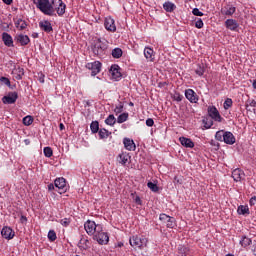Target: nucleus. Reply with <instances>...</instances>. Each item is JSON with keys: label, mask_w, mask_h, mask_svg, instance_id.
I'll use <instances>...</instances> for the list:
<instances>
[{"label": "nucleus", "mask_w": 256, "mask_h": 256, "mask_svg": "<svg viewBox=\"0 0 256 256\" xmlns=\"http://www.w3.org/2000/svg\"><path fill=\"white\" fill-rule=\"evenodd\" d=\"M111 55L113 59H121L123 57V50L121 48H114Z\"/></svg>", "instance_id": "nucleus-28"}, {"label": "nucleus", "mask_w": 256, "mask_h": 256, "mask_svg": "<svg viewBox=\"0 0 256 256\" xmlns=\"http://www.w3.org/2000/svg\"><path fill=\"white\" fill-rule=\"evenodd\" d=\"M159 219L160 221H162V223L166 224V227H168V229H175V227H177V223L174 217L163 213L160 214Z\"/></svg>", "instance_id": "nucleus-6"}, {"label": "nucleus", "mask_w": 256, "mask_h": 256, "mask_svg": "<svg viewBox=\"0 0 256 256\" xmlns=\"http://www.w3.org/2000/svg\"><path fill=\"white\" fill-rule=\"evenodd\" d=\"M38 81L39 83H45V74L43 72L38 73Z\"/></svg>", "instance_id": "nucleus-51"}, {"label": "nucleus", "mask_w": 256, "mask_h": 256, "mask_svg": "<svg viewBox=\"0 0 256 256\" xmlns=\"http://www.w3.org/2000/svg\"><path fill=\"white\" fill-rule=\"evenodd\" d=\"M53 189H55V185L49 184L48 185V191H53Z\"/></svg>", "instance_id": "nucleus-59"}, {"label": "nucleus", "mask_w": 256, "mask_h": 256, "mask_svg": "<svg viewBox=\"0 0 256 256\" xmlns=\"http://www.w3.org/2000/svg\"><path fill=\"white\" fill-rule=\"evenodd\" d=\"M146 125L147 127H153V125H155V121H153V118H148L146 120Z\"/></svg>", "instance_id": "nucleus-52"}, {"label": "nucleus", "mask_w": 256, "mask_h": 256, "mask_svg": "<svg viewBox=\"0 0 256 256\" xmlns=\"http://www.w3.org/2000/svg\"><path fill=\"white\" fill-rule=\"evenodd\" d=\"M1 235L3 239H7L8 241H11L13 237H15V231L8 226H4L1 230Z\"/></svg>", "instance_id": "nucleus-12"}, {"label": "nucleus", "mask_w": 256, "mask_h": 256, "mask_svg": "<svg viewBox=\"0 0 256 256\" xmlns=\"http://www.w3.org/2000/svg\"><path fill=\"white\" fill-rule=\"evenodd\" d=\"M79 249L87 250L89 249V240L87 238H81L78 242Z\"/></svg>", "instance_id": "nucleus-29"}, {"label": "nucleus", "mask_w": 256, "mask_h": 256, "mask_svg": "<svg viewBox=\"0 0 256 256\" xmlns=\"http://www.w3.org/2000/svg\"><path fill=\"white\" fill-rule=\"evenodd\" d=\"M131 197L134 200V203H136V205H143V201L141 200V197L135 196V193H132Z\"/></svg>", "instance_id": "nucleus-46"}, {"label": "nucleus", "mask_w": 256, "mask_h": 256, "mask_svg": "<svg viewBox=\"0 0 256 256\" xmlns=\"http://www.w3.org/2000/svg\"><path fill=\"white\" fill-rule=\"evenodd\" d=\"M39 27L45 33H53V26L49 20H43L39 22Z\"/></svg>", "instance_id": "nucleus-15"}, {"label": "nucleus", "mask_w": 256, "mask_h": 256, "mask_svg": "<svg viewBox=\"0 0 256 256\" xmlns=\"http://www.w3.org/2000/svg\"><path fill=\"white\" fill-rule=\"evenodd\" d=\"M60 224L63 227H69V225H71V218H64L60 220Z\"/></svg>", "instance_id": "nucleus-47"}, {"label": "nucleus", "mask_w": 256, "mask_h": 256, "mask_svg": "<svg viewBox=\"0 0 256 256\" xmlns=\"http://www.w3.org/2000/svg\"><path fill=\"white\" fill-rule=\"evenodd\" d=\"M252 241L251 238L247 237V236H243L242 239L240 240V245L242 247H249V245H251Z\"/></svg>", "instance_id": "nucleus-36"}, {"label": "nucleus", "mask_w": 256, "mask_h": 256, "mask_svg": "<svg viewBox=\"0 0 256 256\" xmlns=\"http://www.w3.org/2000/svg\"><path fill=\"white\" fill-rule=\"evenodd\" d=\"M98 135L100 139H107L109 135H111V132H109V130L105 128H101L100 130H98Z\"/></svg>", "instance_id": "nucleus-33"}, {"label": "nucleus", "mask_w": 256, "mask_h": 256, "mask_svg": "<svg viewBox=\"0 0 256 256\" xmlns=\"http://www.w3.org/2000/svg\"><path fill=\"white\" fill-rule=\"evenodd\" d=\"M244 177H245V172H243V170L237 168L232 171V178L234 179V181H236V183L244 179Z\"/></svg>", "instance_id": "nucleus-20"}, {"label": "nucleus", "mask_w": 256, "mask_h": 256, "mask_svg": "<svg viewBox=\"0 0 256 256\" xmlns=\"http://www.w3.org/2000/svg\"><path fill=\"white\" fill-rule=\"evenodd\" d=\"M163 9L166 11V13H173L177 9V6L171 1H166L163 4Z\"/></svg>", "instance_id": "nucleus-25"}, {"label": "nucleus", "mask_w": 256, "mask_h": 256, "mask_svg": "<svg viewBox=\"0 0 256 256\" xmlns=\"http://www.w3.org/2000/svg\"><path fill=\"white\" fill-rule=\"evenodd\" d=\"M238 215H249V206L240 205L237 209Z\"/></svg>", "instance_id": "nucleus-32"}, {"label": "nucleus", "mask_w": 256, "mask_h": 256, "mask_svg": "<svg viewBox=\"0 0 256 256\" xmlns=\"http://www.w3.org/2000/svg\"><path fill=\"white\" fill-rule=\"evenodd\" d=\"M12 73H13L15 79H17V81H21V79H23V75H25V69H23L21 67H17L13 70Z\"/></svg>", "instance_id": "nucleus-27"}, {"label": "nucleus", "mask_w": 256, "mask_h": 256, "mask_svg": "<svg viewBox=\"0 0 256 256\" xmlns=\"http://www.w3.org/2000/svg\"><path fill=\"white\" fill-rule=\"evenodd\" d=\"M86 69H89L91 71L92 77H95V75H98V73H101V62L99 61L89 62L86 64Z\"/></svg>", "instance_id": "nucleus-7"}, {"label": "nucleus", "mask_w": 256, "mask_h": 256, "mask_svg": "<svg viewBox=\"0 0 256 256\" xmlns=\"http://www.w3.org/2000/svg\"><path fill=\"white\" fill-rule=\"evenodd\" d=\"M59 129H60V131H64L65 125L63 123H60L59 124Z\"/></svg>", "instance_id": "nucleus-60"}, {"label": "nucleus", "mask_w": 256, "mask_h": 256, "mask_svg": "<svg viewBox=\"0 0 256 256\" xmlns=\"http://www.w3.org/2000/svg\"><path fill=\"white\" fill-rule=\"evenodd\" d=\"M110 73L113 79H115L116 81H119V79H121V72L119 71V65L117 64L112 65L110 68Z\"/></svg>", "instance_id": "nucleus-22"}, {"label": "nucleus", "mask_w": 256, "mask_h": 256, "mask_svg": "<svg viewBox=\"0 0 256 256\" xmlns=\"http://www.w3.org/2000/svg\"><path fill=\"white\" fill-rule=\"evenodd\" d=\"M252 253H253V255L256 256V246H253V247H252Z\"/></svg>", "instance_id": "nucleus-62"}, {"label": "nucleus", "mask_w": 256, "mask_h": 256, "mask_svg": "<svg viewBox=\"0 0 256 256\" xmlns=\"http://www.w3.org/2000/svg\"><path fill=\"white\" fill-rule=\"evenodd\" d=\"M124 107L125 106H124L123 102H119V104L116 105L115 108H114L115 115H119V113H123V108Z\"/></svg>", "instance_id": "nucleus-39"}, {"label": "nucleus", "mask_w": 256, "mask_h": 256, "mask_svg": "<svg viewBox=\"0 0 256 256\" xmlns=\"http://www.w3.org/2000/svg\"><path fill=\"white\" fill-rule=\"evenodd\" d=\"M203 123L205 129H211L213 127V118H204Z\"/></svg>", "instance_id": "nucleus-37"}, {"label": "nucleus", "mask_w": 256, "mask_h": 256, "mask_svg": "<svg viewBox=\"0 0 256 256\" xmlns=\"http://www.w3.org/2000/svg\"><path fill=\"white\" fill-rule=\"evenodd\" d=\"M215 139L217 141H224V139H225V131L220 130V131L216 132Z\"/></svg>", "instance_id": "nucleus-41"}, {"label": "nucleus", "mask_w": 256, "mask_h": 256, "mask_svg": "<svg viewBox=\"0 0 256 256\" xmlns=\"http://www.w3.org/2000/svg\"><path fill=\"white\" fill-rule=\"evenodd\" d=\"M5 5H11L13 3V0H2Z\"/></svg>", "instance_id": "nucleus-58"}, {"label": "nucleus", "mask_w": 256, "mask_h": 256, "mask_svg": "<svg viewBox=\"0 0 256 256\" xmlns=\"http://www.w3.org/2000/svg\"><path fill=\"white\" fill-rule=\"evenodd\" d=\"M20 221L21 223H27V218L24 215H22Z\"/></svg>", "instance_id": "nucleus-56"}, {"label": "nucleus", "mask_w": 256, "mask_h": 256, "mask_svg": "<svg viewBox=\"0 0 256 256\" xmlns=\"http://www.w3.org/2000/svg\"><path fill=\"white\" fill-rule=\"evenodd\" d=\"M129 243L133 249H143L144 247H147V239L139 236L130 237Z\"/></svg>", "instance_id": "nucleus-4"}, {"label": "nucleus", "mask_w": 256, "mask_h": 256, "mask_svg": "<svg viewBox=\"0 0 256 256\" xmlns=\"http://www.w3.org/2000/svg\"><path fill=\"white\" fill-rule=\"evenodd\" d=\"M15 26L17 29H19L20 31H23L25 29H27V22L23 19H18L16 22H15Z\"/></svg>", "instance_id": "nucleus-30"}, {"label": "nucleus", "mask_w": 256, "mask_h": 256, "mask_svg": "<svg viewBox=\"0 0 256 256\" xmlns=\"http://www.w3.org/2000/svg\"><path fill=\"white\" fill-rule=\"evenodd\" d=\"M225 27L230 31H237L239 29V23L235 19H227L225 21Z\"/></svg>", "instance_id": "nucleus-18"}, {"label": "nucleus", "mask_w": 256, "mask_h": 256, "mask_svg": "<svg viewBox=\"0 0 256 256\" xmlns=\"http://www.w3.org/2000/svg\"><path fill=\"white\" fill-rule=\"evenodd\" d=\"M90 130L93 134L99 133V121H92L90 124Z\"/></svg>", "instance_id": "nucleus-35"}, {"label": "nucleus", "mask_w": 256, "mask_h": 256, "mask_svg": "<svg viewBox=\"0 0 256 256\" xmlns=\"http://www.w3.org/2000/svg\"><path fill=\"white\" fill-rule=\"evenodd\" d=\"M19 99V94L17 92H9L7 96L2 98V101L5 105H13Z\"/></svg>", "instance_id": "nucleus-11"}, {"label": "nucleus", "mask_w": 256, "mask_h": 256, "mask_svg": "<svg viewBox=\"0 0 256 256\" xmlns=\"http://www.w3.org/2000/svg\"><path fill=\"white\" fill-rule=\"evenodd\" d=\"M93 239L94 241H97L99 245H107V243H109V234L103 231L102 226V230L96 232L93 236Z\"/></svg>", "instance_id": "nucleus-5"}, {"label": "nucleus", "mask_w": 256, "mask_h": 256, "mask_svg": "<svg viewBox=\"0 0 256 256\" xmlns=\"http://www.w3.org/2000/svg\"><path fill=\"white\" fill-rule=\"evenodd\" d=\"M108 42L106 40H101L100 38L96 40L94 43V46L92 47V51L94 55L97 57H103L105 55V51H107L108 48Z\"/></svg>", "instance_id": "nucleus-2"}, {"label": "nucleus", "mask_w": 256, "mask_h": 256, "mask_svg": "<svg viewBox=\"0 0 256 256\" xmlns=\"http://www.w3.org/2000/svg\"><path fill=\"white\" fill-rule=\"evenodd\" d=\"M128 119H129V113L124 112L117 117L116 121L117 123L121 124V123H125V121H127Z\"/></svg>", "instance_id": "nucleus-34"}, {"label": "nucleus", "mask_w": 256, "mask_h": 256, "mask_svg": "<svg viewBox=\"0 0 256 256\" xmlns=\"http://www.w3.org/2000/svg\"><path fill=\"white\" fill-rule=\"evenodd\" d=\"M195 73L196 75H198L199 77H203L204 73H205V67H203L201 64L197 65V68L195 69Z\"/></svg>", "instance_id": "nucleus-38"}, {"label": "nucleus", "mask_w": 256, "mask_h": 256, "mask_svg": "<svg viewBox=\"0 0 256 256\" xmlns=\"http://www.w3.org/2000/svg\"><path fill=\"white\" fill-rule=\"evenodd\" d=\"M193 15H195L196 17H203V12H201L198 8H194L192 10Z\"/></svg>", "instance_id": "nucleus-50"}, {"label": "nucleus", "mask_w": 256, "mask_h": 256, "mask_svg": "<svg viewBox=\"0 0 256 256\" xmlns=\"http://www.w3.org/2000/svg\"><path fill=\"white\" fill-rule=\"evenodd\" d=\"M104 27L106 31H109L110 33H115V31H117V26L115 25V19H113L111 16H108L105 18Z\"/></svg>", "instance_id": "nucleus-9"}, {"label": "nucleus", "mask_w": 256, "mask_h": 256, "mask_svg": "<svg viewBox=\"0 0 256 256\" xmlns=\"http://www.w3.org/2000/svg\"><path fill=\"white\" fill-rule=\"evenodd\" d=\"M226 256H235V255H233V254H227Z\"/></svg>", "instance_id": "nucleus-64"}, {"label": "nucleus", "mask_w": 256, "mask_h": 256, "mask_svg": "<svg viewBox=\"0 0 256 256\" xmlns=\"http://www.w3.org/2000/svg\"><path fill=\"white\" fill-rule=\"evenodd\" d=\"M223 141L226 143V145H234L235 136L231 132H225Z\"/></svg>", "instance_id": "nucleus-26"}, {"label": "nucleus", "mask_w": 256, "mask_h": 256, "mask_svg": "<svg viewBox=\"0 0 256 256\" xmlns=\"http://www.w3.org/2000/svg\"><path fill=\"white\" fill-rule=\"evenodd\" d=\"M174 101H177L178 103H180V101H183V95L175 94L174 95Z\"/></svg>", "instance_id": "nucleus-53"}, {"label": "nucleus", "mask_w": 256, "mask_h": 256, "mask_svg": "<svg viewBox=\"0 0 256 256\" xmlns=\"http://www.w3.org/2000/svg\"><path fill=\"white\" fill-rule=\"evenodd\" d=\"M147 187H148V189L152 190L153 193H157V191H159V186H157V184H155L153 182H148Z\"/></svg>", "instance_id": "nucleus-42"}, {"label": "nucleus", "mask_w": 256, "mask_h": 256, "mask_svg": "<svg viewBox=\"0 0 256 256\" xmlns=\"http://www.w3.org/2000/svg\"><path fill=\"white\" fill-rule=\"evenodd\" d=\"M102 227H103V225L96 224L95 221H93V220H87L84 223V229H85L87 235H89L90 237L91 236L94 237L97 232L102 231Z\"/></svg>", "instance_id": "nucleus-3"}, {"label": "nucleus", "mask_w": 256, "mask_h": 256, "mask_svg": "<svg viewBox=\"0 0 256 256\" xmlns=\"http://www.w3.org/2000/svg\"><path fill=\"white\" fill-rule=\"evenodd\" d=\"M180 251H182V253H184V255H187V251H189V249H187L186 247H182L180 249Z\"/></svg>", "instance_id": "nucleus-57"}, {"label": "nucleus", "mask_w": 256, "mask_h": 256, "mask_svg": "<svg viewBox=\"0 0 256 256\" xmlns=\"http://www.w3.org/2000/svg\"><path fill=\"white\" fill-rule=\"evenodd\" d=\"M106 125H109L110 127H113L115 123H117V118H115V115L110 114L106 119H105Z\"/></svg>", "instance_id": "nucleus-31"}, {"label": "nucleus", "mask_w": 256, "mask_h": 256, "mask_svg": "<svg viewBox=\"0 0 256 256\" xmlns=\"http://www.w3.org/2000/svg\"><path fill=\"white\" fill-rule=\"evenodd\" d=\"M48 239L49 241H56L57 240V233H55V230H50L48 232Z\"/></svg>", "instance_id": "nucleus-44"}, {"label": "nucleus", "mask_w": 256, "mask_h": 256, "mask_svg": "<svg viewBox=\"0 0 256 256\" xmlns=\"http://www.w3.org/2000/svg\"><path fill=\"white\" fill-rule=\"evenodd\" d=\"M23 125H26V127H29V125H33V117L32 116H26L23 118Z\"/></svg>", "instance_id": "nucleus-40"}, {"label": "nucleus", "mask_w": 256, "mask_h": 256, "mask_svg": "<svg viewBox=\"0 0 256 256\" xmlns=\"http://www.w3.org/2000/svg\"><path fill=\"white\" fill-rule=\"evenodd\" d=\"M16 41L24 47L25 45H29L31 39H29V36L27 35L20 34L16 36Z\"/></svg>", "instance_id": "nucleus-24"}, {"label": "nucleus", "mask_w": 256, "mask_h": 256, "mask_svg": "<svg viewBox=\"0 0 256 256\" xmlns=\"http://www.w3.org/2000/svg\"><path fill=\"white\" fill-rule=\"evenodd\" d=\"M224 109L227 111L230 107H233V100L231 98H227L223 105Z\"/></svg>", "instance_id": "nucleus-45"}, {"label": "nucleus", "mask_w": 256, "mask_h": 256, "mask_svg": "<svg viewBox=\"0 0 256 256\" xmlns=\"http://www.w3.org/2000/svg\"><path fill=\"white\" fill-rule=\"evenodd\" d=\"M144 57L145 59H147V61H150L151 63H153V61H155V50H153V48H150V47H145Z\"/></svg>", "instance_id": "nucleus-16"}, {"label": "nucleus", "mask_w": 256, "mask_h": 256, "mask_svg": "<svg viewBox=\"0 0 256 256\" xmlns=\"http://www.w3.org/2000/svg\"><path fill=\"white\" fill-rule=\"evenodd\" d=\"M43 153L45 157H48V158L53 157V149H51V147H44Z\"/></svg>", "instance_id": "nucleus-43"}, {"label": "nucleus", "mask_w": 256, "mask_h": 256, "mask_svg": "<svg viewBox=\"0 0 256 256\" xmlns=\"http://www.w3.org/2000/svg\"><path fill=\"white\" fill-rule=\"evenodd\" d=\"M24 143H25V145H31V140L25 139V140H24Z\"/></svg>", "instance_id": "nucleus-61"}, {"label": "nucleus", "mask_w": 256, "mask_h": 256, "mask_svg": "<svg viewBox=\"0 0 256 256\" xmlns=\"http://www.w3.org/2000/svg\"><path fill=\"white\" fill-rule=\"evenodd\" d=\"M123 145L127 151H135L137 149V146L135 145V141L130 138H124L123 139Z\"/></svg>", "instance_id": "nucleus-17"}, {"label": "nucleus", "mask_w": 256, "mask_h": 256, "mask_svg": "<svg viewBox=\"0 0 256 256\" xmlns=\"http://www.w3.org/2000/svg\"><path fill=\"white\" fill-rule=\"evenodd\" d=\"M252 86H253L254 89H256V79L253 81Z\"/></svg>", "instance_id": "nucleus-63"}, {"label": "nucleus", "mask_w": 256, "mask_h": 256, "mask_svg": "<svg viewBox=\"0 0 256 256\" xmlns=\"http://www.w3.org/2000/svg\"><path fill=\"white\" fill-rule=\"evenodd\" d=\"M118 162L121 163V165H127V163H131V155L127 152H122L118 156Z\"/></svg>", "instance_id": "nucleus-19"}, {"label": "nucleus", "mask_w": 256, "mask_h": 256, "mask_svg": "<svg viewBox=\"0 0 256 256\" xmlns=\"http://www.w3.org/2000/svg\"><path fill=\"white\" fill-rule=\"evenodd\" d=\"M2 41L6 47H13V37L9 33H2Z\"/></svg>", "instance_id": "nucleus-23"}, {"label": "nucleus", "mask_w": 256, "mask_h": 256, "mask_svg": "<svg viewBox=\"0 0 256 256\" xmlns=\"http://www.w3.org/2000/svg\"><path fill=\"white\" fill-rule=\"evenodd\" d=\"M0 83H3V85H6L7 87H11V80L7 77H0Z\"/></svg>", "instance_id": "nucleus-48"}, {"label": "nucleus", "mask_w": 256, "mask_h": 256, "mask_svg": "<svg viewBox=\"0 0 256 256\" xmlns=\"http://www.w3.org/2000/svg\"><path fill=\"white\" fill-rule=\"evenodd\" d=\"M185 97L190 101V103H197V101H199V96L193 89L185 90Z\"/></svg>", "instance_id": "nucleus-13"}, {"label": "nucleus", "mask_w": 256, "mask_h": 256, "mask_svg": "<svg viewBox=\"0 0 256 256\" xmlns=\"http://www.w3.org/2000/svg\"><path fill=\"white\" fill-rule=\"evenodd\" d=\"M205 24L203 23V19H201V18H198L197 20H196V22H195V27H196V29H203V26H204Z\"/></svg>", "instance_id": "nucleus-49"}, {"label": "nucleus", "mask_w": 256, "mask_h": 256, "mask_svg": "<svg viewBox=\"0 0 256 256\" xmlns=\"http://www.w3.org/2000/svg\"><path fill=\"white\" fill-rule=\"evenodd\" d=\"M54 185L57 189H59L63 193H65V191H67V180H65V178H63V177L56 178L54 181Z\"/></svg>", "instance_id": "nucleus-14"}, {"label": "nucleus", "mask_w": 256, "mask_h": 256, "mask_svg": "<svg viewBox=\"0 0 256 256\" xmlns=\"http://www.w3.org/2000/svg\"><path fill=\"white\" fill-rule=\"evenodd\" d=\"M179 141L183 147H186L188 149H193V147H195V143L190 138L180 137Z\"/></svg>", "instance_id": "nucleus-21"}, {"label": "nucleus", "mask_w": 256, "mask_h": 256, "mask_svg": "<svg viewBox=\"0 0 256 256\" xmlns=\"http://www.w3.org/2000/svg\"><path fill=\"white\" fill-rule=\"evenodd\" d=\"M249 204H250L251 207H255V205H256V196H253V197L250 198Z\"/></svg>", "instance_id": "nucleus-54"}, {"label": "nucleus", "mask_w": 256, "mask_h": 256, "mask_svg": "<svg viewBox=\"0 0 256 256\" xmlns=\"http://www.w3.org/2000/svg\"><path fill=\"white\" fill-rule=\"evenodd\" d=\"M208 115L213 119V121H217V123H221V121H223V117H221L219 110H217V107L215 106L208 107Z\"/></svg>", "instance_id": "nucleus-8"}, {"label": "nucleus", "mask_w": 256, "mask_h": 256, "mask_svg": "<svg viewBox=\"0 0 256 256\" xmlns=\"http://www.w3.org/2000/svg\"><path fill=\"white\" fill-rule=\"evenodd\" d=\"M235 11H237V8L233 4H226L221 8L220 13L225 17H232V15H235Z\"/></svg>", "instance_id": "nucleus-10"}, {"label": "nucleus", "mask_w": 256, "mask_h": 256, "mask_svg": "<svg viewBox=\"0 0 256 256\" xmlns=\"http://www.w3.org/2000/svg\"><path fill=\"white\" fill-rule=\"evenodd\" d=\"M36 7L41 13L48 15V17L56 15L55 11L58 17H63L67 10V5L63 3V0H37Z\"/></svg>", "instance_id": "nucleus-1"}, {"label": "nucleus", "mask_w": 256, "mask_h": 256, "mask_svg": "<svg viewBox=\"0 0 256 256\" xmlns=\"http://www.w3.org/2000/svg\"><path fill=\"white\" fill-rule=\"evenodd\" d=\"M250 107H256V101L255 100H249L248 101Z\"/></svg>", "instance_id": "nucleus-55"}]
</instances>
